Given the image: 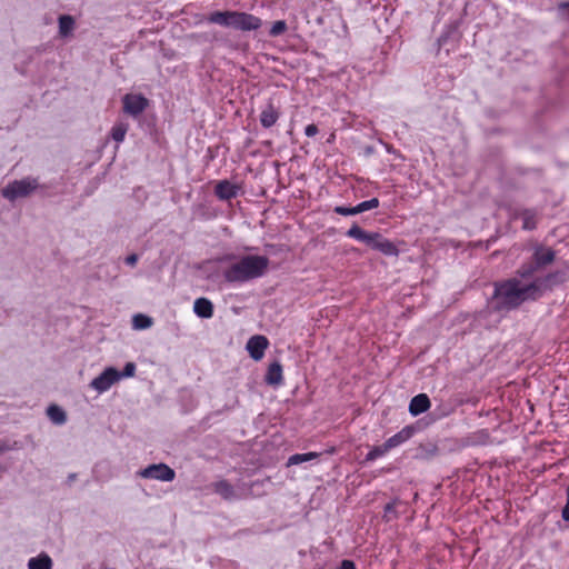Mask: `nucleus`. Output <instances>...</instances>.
I'll use <instances>...</instances> for the list:
<instances>
[{"instance_id":"nucleus-1","label":"nucleus","mask_w":569,"mask_h":569,"mask_svg":"<svg viewBox=\"0 0 569 569\" xmlns=\"http://www.w3.org/2000/svg\"><path fill=\"white\" fill-rule=\"evenodd\" d=\"M567 280L566 271L557 270L528 281L518 271L511 278L496 281L488 302L492 312L507 313L518 309L526 301L539 300L548 290Z\"/></svg>"},{"instance_id":"nucleus-2","label":"nucleus","mask_w":569,"mask_h":569,"mask_svg":"<svg viewBox=\"0 0 569 569\" xmlns=\"http://www.w3.org/2000/svg\"><path fill=\"white\" fill-rule=\"evenodd\" d=\"M269 258L259 254H248L231 263L222 271L228 283H244L262 277L269 267Z\"/></svg>"},{"instance_id":"nucleus-3","label":"nucleus","mask_w":569,"mask_h":569,"mask_svg":"<svg viewBox=\"0 0 569 569\" xmlns=\"http://www.w3.org/2000/svg\"><path fill=\"white\" fill-rule=\"evenodd\" d=\"M208 21L240 31H254L262 26V20L259 17L240 11H214L209 14Z\"/></svg>"},{"instance_id":"nucleus-4","label":"nucleus","mask_w":569,"mask_h":569,"mask_svg":"<svg viewBox=\"0 0 569 569\" xmlns=\"http://www.w3.org/2000/svg\"><path fill=\"white\" fill-rule=\"evenodd\" d=\"M556 259V251L542 244H537L533 248L531 259L523 262L518 269L520 277L528 281L538 278L536 274L551 264Z\"/></svg>"},{"instance_id":"nucleus-5","label":"nucleus","mask_w":569,"mask_h":569,"mask_svg":"<svg viewBox=\"0 0 569 569\" xmlns=\"http://www.w3.org/2000/svg\"><path fill=\"white\" fill-rule=\"evenodd\" d=\"M38 187L37 179L26 178L16 180L2 189V196L8 200H16L29 196Z\"/></svg>"},{"instance_id":"nucleus-6","label":"nucleus","mask_w":569,"mask_h":569,"mask_svg":"<svg viewBox=\"0 0 569 569\" xmlns=\"http://www.w3.org/2000/svg\"><path fill=\"white\" fill-rule=\"evenodd\" d=\"M138 476L143 479H154L159 481H172L176 478V471L166 463H153L138 471Z\"/></svg>"},{"instance_id":"nucleus-7","label":"nucleus","mask_w":569,"mask_h":569,"mask_svg":"<svg viewBox=\"0 0 569 569\" xmlns=\"http://www.w3.org/2000/svg\"><path fill=\"white\" fill-rule=\"evenodd\" d=\"M149 106V100L142 94L127 93L122 98V110L124 113L137 118Z\"/></svg>"},{"instance_id":"nucleus-8","label":"nucleus","mask_w":569,"mask_h":569,"mask_svg":"<svg viewBox=\"0 0 569 569\" xmlns=\"http://www.w3.org/2000/svg\"><path fill=\"white\" fill-rule=\"evenodd\" d=\"M120 379V372L113 367H108L90 382V387L99 393H102L109 390L111 386Z\"/></svg>"},{"instance_id":"nucleus-9","label":"nucleus","mask_w":569,"mask_h":569,"mask_svg":"<svg viewBox=\"0 0 569 569\" xmlns=\"http://www.w3.org/2000/svg\"><path fill=\"white\" fill-rule=\"evenodd\" d=\"M347 237L365 242L371 249L377 250L383 236L378 232H368L360 228L358 224H353L348 231Z\"/></svg>"},{"instance_id":"nucleus-10","label":"nucleus","mask_w":569,"mask_h":569,"mask_svg":"<svg viewBox=\"0 0 569 569\" xmlns=\"http://www.w3.org/2000/svg\"><path fill=\"white\" fill-rule=\"evenodd\" d=\"M416 433V427L415 426H406L400 431H398L396 435L391 436L385 441L386 447L390 451L393 448H397L408 441L410 438L413 437Z\"/></svg>"},{"instance_id":"nucleus-11","label":"nucleus","mask_w":569,"mask_h":569,"mask_svg":"<svg viewBox=\"0 0 569 569\" xmlns=\"http://www.w3.org/2000/svg\"><path fill=\"white\" fill-rule=\"evenodd\" d=\"M268 345L269 341L264 336H253L249 339L247 349L252 359L260 360L263 357Z\"/></svg>"},{"instance_id":"nucleus-12","label":"nucleus","mask_w":569,"mask_h":569,"mask_svg":"<svg viewBox=\"0 0 569 569\" xmlns=\"http://www.w3.org/2000/svg\"><path fill=\"white\" fill-rule=\"evenodd\" d=\"M213 491L219 495L223 500L231 501L242 498L234 487L228 480H220L212 483Z\"/></svg>"},{"instance_id":"nucleus-13","label":"nucleus","mask_w":569,"mask_h":569,"mask_svg":"<svg viewBox=\"0 0 569 569\" xmlns=\"http://www.w3.org/2000/svg\"><path fill=\"white\" fill-rule=\"evenodd\" d=\"M214 194L220 200H231L238 194V187L229 180H221L214 187Z\"/></svg>"},{"instance_id":"nucleus-14","label":"nucleus","mask_w":569,"mask_h":569,"mask_svg":"<svg viewBox=\"0 0 569 569\" xmlns=\"http://www.w3.org/2000/svg\"><path fill=\"white\" fill-rule=\"evenodd\" d=\"M430 406L429 397L426 393H419L410 400L409 412L416 417L428 411Z\"/></svg>"},{"instance_id":"nucleus-15","label":"nucleus","mask_w":569,"mask_h":569,"mask_svg":"<svg viewBox=\"0 0 569 569\" xmlns=\"http://www.w3.org/2000/svg\"><path fill=\"white\" fill-rule=\"evenodd\" d=\"M280 117L279 110L270 102L260 113V123L263 128H271L274 126Z\"/></svg>"},{"instance_id":"nucleus-16","label":"nucleus","mask_w":569,"mask_h":569,"mask_svg":"<svg viewBox=\"0 0 569 569\" xmlns=\"http://www.w3.org/2000/svg\"><path fill=\"white\" fill-rule=\"evenodd\" d=\"M193 312L199 318L210 319L214 312L213 303L208 298H198L193 303Z\"/></svg>"},{"instance_id":"nucleus-17","label":"nucleus","mask_w":569,"mask_h":569,"mask_svg":"<svg viewBox=\"0 0 569 569\" xmlns=\"http://www.w3.org/2000/svg\"><path fill=\"white\" fill-rule=\"evenodd\" d=\"M264 381L269 386H280L283 382L282 366L274 361L269 365Z\"/></svg>"},{"instance_id":"nucleus-18","label":"nucleus","mask_w":569,"mask_h":569,"mask_svg":"<svg viewBox=\"0 0 569 569\" xmlns=\"http://www.w3.org/2000/svg\"><path fill=\"white\" fill-rule=\"evenodd\" d=\"M29 569H52V560L47 553H40L37 557L29 559Z\"/></svg>"},{"instance_id":"nucleus-19","label":"nucleus","mask_w":569,"mask_h":569,"mask_svg":"<svg viewBox=\"0 0 569 569\" xmlns=\"http://www.w3.org/2000/svg\"><path fill=\"white\" fill-rule=\"evenodd\" d=\"M522 219V228L525 230H533L537 227L538 217L537 212L531 209H526L520 212Z\"/></svg>"},{"instance_id":"nucleus-20","label":"nucleus","mask_w":569,"mask_h":569,"mask_svg":"<svg viewBox=\"0 0 569 569\" xmlns=\"http://www.w3.org/2000/svg\"><path fill=\"white\" fill-rule=\"evenodd\" d=\"M47 415L50 420L57 425H62L67 420L66 412L57 405H51L47 409Z\"/></svg>"},{"instance_id":"nucleus-21","label":"nucleus","mask_w":569,"mask_h":569,"mask_svg":"<svg viewBox=\"0 0 569 569\" xmlns=\"http://www.w3.org/2000/svg\"><path fill=\"white\" fill-rule=\"evenodd\" d=\"M74 28V20L71 16L63 14L59 17V33L67 37Z\"/></svg>"},{"instance_id":"nucleus-22","label":"nucleus","mask_w":569,"mask_h":569,"mask_svg":"<svg viewBox=\"0 0 569 569\" xmlns=\"http://www.w3.org/2000/svg\"><path fill=\"white\" fill-rule=\"evenodd\" d=\"M320 455L318 452L296 453L289 457L288 466L299 465L313 459H317Z\"/></svg>"},{"instance_id":"nucleus-23","label":"nucleus","mask_w":569,"mask_h":569,"mask_svg":"<svg viewBox=\"0 0 569 569\" xmlns=\"http://www.w3.org/2000/svg\"><path fill=\"white\" fill-rule=\"evenodd\" d=\"M129 129L128 123L118 122L111 129V137L117 142H122Z\"/></svg>"},{"instance_id":"nucleus-24","label":"nucleus","mask_w":569,"mask_h":569,"mask_svg":"<svg viewBox=\"0 0 569 569\" xmlns=\"http://www.w3.org/2000/svg\"><path fill=\"white\" fill-rule=\"evenodd\" d=\"M377 251L383 253L385 256H398L399 252L395 243L385 237L381 240Z\"/></svg>"},{"instance_id":"nucleus-25","label":"nucleus","mask_w":569,"mask_h":569,"mask_svg":"<svg viewBox=\"0 0 569 569\" xmlns=\"http://www.w3.org/2000/svg\"><path fill=\"white\" fill-rule=\"evenodd\" d=\"M387 452H389L388 448L386 447L385 442L380 446H375L372 449L367 453L366 461H375L376 459L385 456Z\"/></svg>"},{"instance_id":"nucleus-26","label":"nucleus","mask_w":569,"mask_h":569,"mask_svg":"<svg viewBox=\"0 0 569 569\" xmlns=\"http://www.w3.org/2000/svg\"><path fill=\"white\" fill-rule=\"evenodd\" d=\"M152 319L148 316L138 313L133 317V327L136 329H147L151 327Z\"/></svg>"},{"instance_id":"nucleus-27","label":"nucleus","mask_w":569,"mask_h":569,"mask_svg":"<svg viewBox=\"0 0 569 569\" xmlns=\"http://www.w3.org/2000/svg\"><path fill=\"white\" fill-rule=\"evenodd\" d=\"M288 29V26H287V22L284 20H278L276 22L272 23L270 30H269V36L270 37H279L281 34H283Z\"/></svg>"},{"instance_id":"nucleus-28","label":"nucleus","mask_w":569,"mask_h":569,"mask_svg":"<svg viewBox=\"0 0 569 569\" xmlns=\"http://www.w3.org/2000/svg\"><path fill=\"white\" fill-rule=\"evenodd\" d=\"M379 204H380L379 199L372 198L370 200H366V201L358 203L356 207H357L358 213H361V212H365V211H368L371 209H376L379 207Z\"/></svg>"},{"instance_id":"nucleus-29","label":"nucleus","mask_w":569,"mask_h":569,"mask_svg":"<svg viewBox=\"0 0 569 569\" xmlns=\"http://www.w3.org/2000/svg\"><path fill=\"white\" fill-rule=\"evenodd\" d=\"M336 213L341 216H353L358 214L357 207H345V206H337L333 210Z\"/></svg>"},{"instance_id":"nucleus-30","label":"nucleus","mask_w":569,"mask_h":569,"mask_svg":"<svg viewBox=\"0 0 569 569\" xmlns=\"http://www.w3.org/2000/svg\"><path fill=\"white\" fill-rule=\"evenodd\" d=\"M561 517L565 521L569 522V483L566 489V505L561 510Z\"/></svg>"},{"instance_id":"nucleus-31","label":"nucleus","mask_w":569,"mask_h":569,"mask_svg":"<svg viewBox=\"0 0 569 569\" xmlns=\"http://www.w3.org/2000/svg\"><path fill=\"white\" fill-rule=\"evenodd\" d=\"M136 372V365L133 362L126 363L123 370L120 372L122 377H132Z\"/></svg>"},{"instance_id":"nucleus-32","label":"nucleus","mask_w":569,"mask_h":569,"mask_svg":"<svg viewBox=\"0 0 569 569\" xmlns=\"http://www.w3.org/2000/svg\"><path fill=\"white\" fill-rule=\"evenodd\" d=\"M336 569H357V567L352 560L345 559Z\"/></svg>"},{"instance_id":"nucleus-33","label":"nucleus","mask_w":569,"mask_h":569,"mask_svg":"<svg viewBox=\"0 0 569 569\" xmlns=\"http://www.w3.org/2000/svg\"><path fill=\"white\" fill-rule=\"evenodd\" d=\"M318 132V127L315 123L308 124L305 129V133L307 137H315Z\"/></svg>"},{"instance_id":"nucleus-34","label":"nucleus","mask_w":569,"mask_h":569,"mask_svg":"<svg viewBox=\"0 0 569 569\" xmlns=\"http://www.w3.org/2000/svg\"><path fill=\"white\" fill-rule=\"evenodd\" d=\"M138 260V257L136 254H130L126 258V262L130 266H133Z\"/></svg>"},{"instance_id":"nucleus-35","label":"nucleus","mask_w":569,"mask_h":569,"mask_svg":"<svg viewBox=\"0 0 569 569\" xmlns=\"http://www.w3.org/2000/svg\"><path fill=\"white\" fill-rule=\"evenodd\" d=\"M567 7H568V3H561V4L559 6V9H560V10H563V9H566Z\"/></svg>"},{"instance_id":"nucleus-36","label":"nucleus","mask_w":569,"mask_h":569,"mask_svg":"<svg viewBox=\"0 0 569 569\" xmlns=\"http://www.w3.org/2000/svg\"><path fill=\"white\" fill-rule=\"evenodd\" d=\"M6 448H7V447L4 446V443L0 442V452L4 451V450H6Z\"/></svg>"},{"instance_id":"nucleus-37","label":"nucleus","mask_w":569,"mask_h":569,"mask_svg":"<svg viewBox=\"0 0 569 569\" xmlns=\"http://www.w3.org/2000/svg\"><path fill=\"white\" fill-rule=\"evenodd\" d=\"M231 258H232V256H226V257H223L221 260H229V259H231Z\"/></svg>"},{"instance_id":"nucleus-38","label":"nucleus","mask_w":569,"mask_h":569,"mask_svg":"<svg viewBox=\"0 0 569 569\" xmlns=\"http://www.w3.org/2000/svg\"><path fill=\"white\" fill-rule=\"evenodd\" d=\"M390 509H391V505H387L386 510H390Z\"/></svg>"}]
</instances>
